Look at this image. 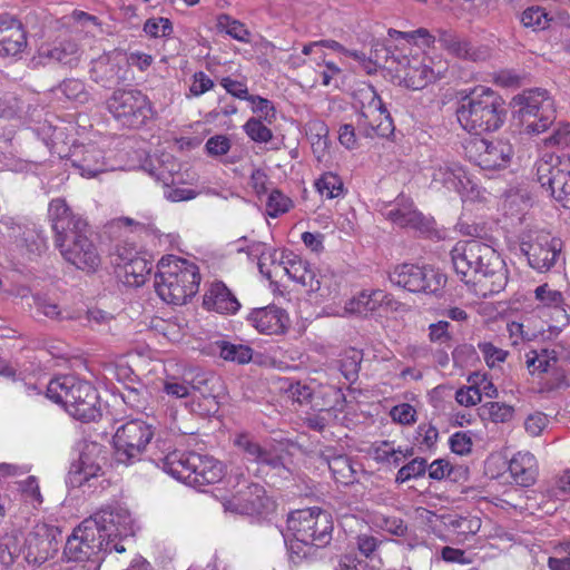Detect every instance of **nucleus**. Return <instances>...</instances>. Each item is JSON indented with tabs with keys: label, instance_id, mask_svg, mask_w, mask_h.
<instances>
[{
	"label": "nucleus",
	"instance_id": "nucleus-53",
	"mask_svg": "<svg viewBox=\"0 0 570 570\" xmlns=\"http://www.w3.org/2000/svg\"><path fill=\"white\" fill-rule=\"evenodd\" d=\"M244 130L256 142H268L273 138L272 130L259 118H249L244 125Z\"/></svg>",
	"mask_w": 570,
	"mask_h": 570
},
{
	"label": "nucleus",
	"instance_id": "nucleus-19",
	"mask_svg": "<svg viewBox=\"0 0 570 570\" xmlns=\"http://www.w3.org/2000/svg\"><path fill=\"white\" fill-rule=\"evenodd\" d=\"M438 42L449 56L460 60L481 62L490 57L487 46L476 45L453 29H438Z\"/></svg>",
	"mask_w": 570,
	"mask_h": 570
},
{
	"label": "nucleus",
	"instance_id": "nucleus-11",
	"mask_svg": "<svg viewBox=\"0 0 570 570\" xmlns=\"http://www.w3.org/2000/svg\"><path fill=\"white\" fill-rule=\"evenodd\" d=\"M107 109L122 126L138 128L151 117L153 107L140 90H116L107 100Z\"/></svg>",
	"mask_w": 570,
	"mask_h": 570
},
{
	"label": "nucleus",
	"instance_id": "nucleus-43",
	"mask_svg": "<svg viewBox=\"0 0 570 570\" xmlns=\"http://www.w3.org/2000/svg\"><path fill=\"white\" fill-rule=\"evenodd\" d=\"M217 28L219 31L226 32L228 36L240 42L248 43L250 41V32L240 21L233 19L228 14H219L217 17Z\"/></svg>",
	"mask_w": 570,
	"mask_h": 570
},
{
	"label": "nucleus",
	"instance_id": "nucleus-42",
	"mask_svg": "<svg viewBox=\"0 0 570 570\" xmlns=\"http://www.w3.org/2000/svg\"><path fill=\"white\" fill-rule=\"evenodd\" d=\"M479 415L493 423H505L512 420L514 409L501 402H487L479 407Z\"/></svg>",
	"mask_w": 570,
	"mask_h": 570
},
{
	"label": "nucleus",
	"instance_id": "nucleus-52",
	"mask_svg": "<svg viewBox=\"0 0 570 570\" xmlns=\"http://www.w3.org/2000/svg\"><path fill=\"white\" fill-rule=\"evenodd\" d=\"M426 466L425 459L415 458L397 471L395 482L404 483L411 479L420 478L425 474Z\"/></svg>",
	"mask_w": 570,
	"mask_h": 570
},
{
	"label": "nucleus",
	"instance_id": "nucleus-58",
	"mask_svg": "<svg viewBox=\"0 0 570 570\" xmlns=\"http://www.w3.org/2000/svg\"><path fill=\"white\" fill-rule=\"evenodd\" d=\"M183 374H185V382L189 387L190 394L195 392H199L202 395L206 394V386L209 382L207 373L197 368H189L184 371Z\"/></svg>",
	"mask_w": 570,
	"mask_h": 570
},
{
	"label": "nucleus",
	"instance_id": "nucleus-9",
	"mask_svg": "<svg viewBox=\"0 0 570 570\" xmlns=\"http://www.w3.org/2000/svg\"><path fill=\"white\" fill-rule=\"evenodd\" d=\"M153 438V425L142 420L135 419L121 424L112 438L116 461L126 465L140 461Z\"/></svg>",
	"mask_w": 570,
	"mask_h": 570
},
{
	"label": "nucleus",
	"instance_id": "nucleus-5",
	"mask_svg": "<svg viewBox=\"0 0 570 570\" xmlns=\"http://www.w3.org/2000/svg\"><path fill=\"white\" fill-rule=\"evenodd\" d=\"M47 397L61 404L72 417L82 422L96 421L101 415L96 389L73 375L52 379L47 386Z\"/></svg>",
	"mask_w": 570,
	"mask_h": 570
},
{
	"label": "nucleus",
	"instance_id": "nucleus-55",
	"mask_svg": "<svg viewBox=\"0 0 570 570\" xmlns=\"http://www.w3.org/2000/svg\"><path fill=\"white\" fill-rule=\"evenodd\" d=\"M140 256L136 248L129 243H119L111 253L112 263L117 268H125L131 261Z\"/></svg>",
	"mask_w": 570,
	"mask_h": 570
},
{
	"label": "nucleus",
	"instance_id": "nucleus-8",
	"mask_svg": "<svg viewBox=\"0 0 570 570\" xmlns=\"http://www.w3.org/2000/svg\"><path fill=\"white\" fill-rule=\"evenodd\" d=\"M287 529L294 539L323 548L332 540L333 523L327 512L314 507L292 512L287 518Z\"/></svg>",
	"mask_w": 570,
	"mask_h": 570
},
{
	"label": "nucleus",
	"instance_id": "nucleus-1",
	"mask_svg": "<svg viewBox=\"0 0 570 570\" xmlns=\"http://www.w3.org/2000/svg\"><path fill=\"white\" fill-rule=\"evenodd\" d=\"M453 268L465 284L492 278L491 292L499 293L507 285L504 262L497 250L479 240H461L451 250Z\"/></svg>",
	"mask_w": 570,
	"mask_h": 570
},
{
	"label": "nucleus",
	"instance_id": "nucleus-21",
	"mask_svg": "<svg viewBox=\"0 0 570 570\" xmlns=\"http://www.w3.org/2000/svg\"><path fill=\"white\" fill-rule=\"evenodd\" d=\"M128 59L120 51L101 55L91 61L90 78L102 87H111L127 80Z\"/></svg>",
	"mask_w": 570,
	"mask_h": 570
},
{
	"label": "nucleus",
	"instance_id": "nucleus-57",
	"mask_svg": "<svg viewBox=\"0 0 570 570\" xmlns=\"http://www.w3.org/2000/svg\"><path fill=\"white\" fill-rule=\"evenodd\" d=\"M239 253L245 252L250 259H269L272 264L276 263V250L263 242H252L246 247H239Z\"/></svg>",
	"mask_w": 570,
	"mask_h": 570
},
{
	"label": "nucleus",
	"instance_id": "nucleus-54",
	"mask_svg": "<svg viewBox=\"0 0 570 570\" xmlns=\"http://www.w3.org/2000/svg\"><path fill=\"white\" fill-rule=\"evenodd\" d=\"M163 391L171 397L175 399H186L191 394L189 392V387L185 382V374L180 376H167L164 381Z\"/></svg>",
	"mask_w": 570,
	"mask_h": 570
},
{
	"label": "nucleus",
	"instance_id": "nucleus-29",
	"mask_svg": "<svg viewBox=\"0 0 570 570\" xmlns=\"http://www.w3.org/2000/svg\"><path fill=\"white\" fill-rule=\"evenodd\" d=\"M394 305H396V302L391 294L382 289H365L347 303L346 309L354 314L367 316L380 307L395 308Z\"/></svg>",
	"mask_w": 570,
	"mask_h": 570
},
{
	"label": "nucleus",
	"instance_id": "nucleus-12",
	"mask_svg": "<svg viewBox=\"0 0 570 570\" xmlns=\"http://www.w3.org/2000/svg\"><path fill=\"white\" fill-rule=\"evenodd\" d=\"M519 112L529 134L539 135L548 130L556 120L553 99L546 89H530L515 98Z\"/></svg>",
	"mask_w": 570,
	"mask_h": 570
},
{
	"label": "nucleus",
	"instance_id": "nucleus-45",
	"mask_svg": "<svg viewBox=\"0 0 570 570\" xmlns=\"http://www.w3.org/2000/svg\"><path fill=\"white\" fill-rule=\"evenodd\" d=\"M315 188L321 196L333 199L343 195L344 185L342 179L333 173H324L316 181Z\"/></svg>",
	"mask_w": 570,
	"mask_h": 570
},
{
	"label": "nucleus",
	"instance_id": "nucleus-2",
	"mask_svg": "<svg viewBox=\"0 0 570 570\" xmlns=\"http://www.w3.org/2000/svg\"><path fill=\"white\" fill-rule=\"evenodd\" d=\"M456 117L461 127L474 137L495 131L504 122V101L491 88L476 87L461 99Z\"/></svg>",
	"mask_w": 570,
	"mask_h": 570
},
{
	"label": "nucleus",
	"instance_id": "nucleus-47",
	"mask_svg": "<svg viewBox=\"0 0 570 570\" xmlns=\"http://www.w3.org/2000/svg\"><path fill=\"white\" fill-rule=\"evenodd\" d=\"M21 500L32 508L39 507L43 499L40 492L38 479L33 475L18 482Z\"/></svg>",
	"mask_w": 570,
	"mask_h": 570
},
{
	"label": "nucleus",
	"instance_id": "nucleus-35",
	"mask_svg": "<svg viewBox=\"0 0 570 570\" xmlns=\"http://www.w3.org/2000/svg\"><path fill=\"white\" fill-rule=\"evenodd\" d=\"M445 528L455 535L458 542H464L481 529V519L476 515L448 514L442 517Z\"/></svg>",
	"mask_w": 570,
	"mask_h": 570
},
{
	"label": "nucleus",
	"instance_id": "nucleus-10",
	"mask_svg": "<svg viewBox=\"0 0 570 570\" xmlns=\"http://www.w3.org/2000/svg\"><path fill=\"white\" fill-rule=\"evenodd\" d=\"M390 282L411 293L440 296L446 284L445 274L431 266L401 264L389 274Z\"/></svg>",
	"mask_w": 570,
	"mask_h": 570
},
{
	"label": "nucleus",
	"instance_id": "nucleus-50",
	"mask_svg": "<svg viewBox=\"0 0 570 570\" xmlns=\"http://www.w3.org/2000/svg\"><path fill=\"white\" fill-rule=\"evenodd\" d=\"M548 13L543 8L531 7L525 9L521 14V22L527 28L533 30H543L549 26Z\"/></svg>",
	"mask_w": 570,
	"mask_h": 570
},
{
	"label": "nucleus",
	"instance_id": "nucleus-15",
	"mask_svg": "<svg viewBox=\"0 0 570 570\" xmlns=\"http://www.w3.org/2000/svg\"><path fill=\"white\" fill-rule=\"evenodd\" d=\"M465 156L484 170H500L509 166L513 148L508 140H489L479 136L470 138L464 145Z\"/></svg>",
	"mask_w": 570,
	"mask_h": 570
},
{
	"label": "nucleus",
	"instance_id": "nucleus-61",
	"mask_svg": "<svg viewBox=\"0 0 570 570\" xmlns=\"http://www.w3.org/2000/svg\"><path fill=\"white\" fill-rule=\"evenodd\" d=\"M390 415L394 422L403 425L413 424L416 421V411L409 403H402L393 406Z\"/></svg>",
	"mask_w": 570,
	"mask_h": 570
},
{
	"label": "nucleus",
	"instance_id": "nucleus-60",
	"mask_svg": "<svg viewBox=\"0 0 570 570\" xmlns=\"http://www.w3.org/2000/svg\"><path fill=\"white\" fill-rule=\"evenodd\" d=\"M144 31L154 38L167 37L173 32V24L167 18H151L145 22Z\"/></svg>",
	"mask_w": 570,
	"mask_h": 570
},
{
	"label": "nucleus",
	"instance_id": "nucleus-4",
	"mask_svg": "<svg viewBox=\"0 0 570 570\" xmlns=\"http://www.w3.org/2000/svg\"><path fill=\"white\" fill-rule=\"evenodd\" d=\"M115 514L107 509H101L90 518L85 519L68 537L63 554L69 561L83 562L85 570H100L104 561L102 530H109Z\"/></svg>",
	"mask_w": 570,
	"mask_h": 570
},
{
	"label": "nucleus",
	"instance_id": "nucleus-7",
	"mask_svg": "<svg viewBox=\"0 0 570 570\" xmlns=\"http://www.w3.org/2000/svg\"><path fill=\"white\" fill-rule=\"evenodd\" d=\"M53 243L62 258L78 269L94 273L101 264L98 249L89 238L87 222H78L73 232L56 238Z\"/></svg>",
	"mask_w": 570,
	"mask_h": 570
},
{
	"label": "nucleus",
	"instance_id": "nucleus-32",
	"mask_svg": "<svg viewBox=\"0 0 570 570\" xmlns=\"http://www.w3.org/2000/svg\"><path fill=\"white\" fill-rule=\"evenodd\" d=\"M204 306L220 314H235L240 303L223 282H215L204 296Z\"/></svg>",
	"mask_w": 570,
	"mask_h": 570
},
{
	"label": "nucleus",
	"instance_id": "nucleus-27",
	"mask_svg": "<svg viewBox=\"0 0 570 570\" xmlns=\"http://www.w3.org/2000/svg\"><path fill=\"white\" fill-rule=\"evenodd\" d=\"M42 65L59 63L73 67L80 58L79 46L73 39H62L49 46H42L38 51Z\"/></svg>",
	"mask_w": 570,
	"mask_h": 570
},
{
	"label": "nucleus",
	"instance_id": "nucleus-34",
	"mask_svg": "<svg viewBox=\"0 0 570 570\" xmlns=\"http://www.w3.org/2000/svg\"><path fill=\"white\" fill-rule=\"evenodd\" d=\"M41 110L38 106H32L30 102L18 98L14 95H4L0 97V117L1 118H19L23 120H35L39 117Z\"/></svg>",
	"mask_w": 570,
	"mask_h": 570
},
{
	"label": "nucleus",
	"instance_id": "nucleus-31",
	"mask_svg": "<svg viewBox=\"0 0 570 570\" xmlns=\"http://www.w3.org/2000/svg\"><path fill=\"white\" fill-rule=\"evenodd\" d=\"M234 443L239 450H242L248 461L267 465L274 470L284 468V463L279 455L268 449L263 448L248 434H238Z\"/></svg>",
	"mask_w": 570,
	"mask_h": 570
},
{
	"label": "nucleus",
	"instance_id": "nucleus-62",
	"mask_svg": "<svg viewBox=\"0 0 570 570\" xmlns=\"http://www.w3.org/2000/svg\"><path fill=\"white\" fill-rule=\"evenodd\" d=\"M468 382L469 384H474V386L478 387L480 399L482 397L483 394L491 399L498 395L497 387L490 380H488L485 374L474 372L469 375Z\"/></svg>",
	"mask_w": 570,
	"mask_h": 570
},
{
	"label": "nucleus",
	"instance_id": "nucleus-3",
	"mask_svg": "<svg viewBox=\"0 0 570 570\" xmlns=\"http://www.w3.org/2000/svg\"><path fill=\"white\" fill-rule=\"evenodd\" d=\"M198 266L185 258L167 255L160 258L155 274V289L168 304L183 305L198 292Z\"/></svg>",
	"mask_w": 570,
	"mask_h": 570
},
{
	"label": "nucleus",
	"instance_id": "nucleus-41",
	"mask_svg": "<svg viewBox=\"0 0 570 570\" xmlns=\"http://www.w3.org/2000/svg\"><path fill=\"white\" fill-rule=\"evenodd\" d=\"M23 552L19 537L14 533H6L0 538V563L11 568Z\"/></svg>",
	"mask_w": 570,
	"mask_h": 570
},
{
	"label": "nucleus",
	"instance_id": "nucleus-23",
	"mask_svg": "<svg viewBox=\"0 0 570 570\" xmlns=\"http://www.w3.org/2000/svg\"><path fill=\"white\" fill-rule=\"evenodd\" d=\"M28 48L23 23L10 13H0V57L20 59Z\"/></svg>",
	"mask_w": 570,
	"mask_h": 570
},
{
	"label": "nucleus",
	"instance_id": "nucleus-51",
	"mask_svg": "<svg viewBox=\"0 0 570 570\" xmlns=\"http://www.w3.org/2000/svg\"><path fill=\"white\" fill-rule=\"evenodd\" d=\"M279 265L283 266L284 272L288 275L289 278L298 283L302 274L309 264L297 255L287 253L282 255Z\"/></svg>",
	"mask_w": 570,
	"mask_h": 570
},
{
	"label": "nucleus",
	"instance_id": "nucleus-26",
	"mask_svg": "<svg viewBox=\"0 0 570 570\" xmlns=\"http://www.w3.org/2000/svg\"><path fill=\"white\" fill-rule=\"evenodd\" d=\"M383 215L386 219L400 227H407L419 232H426L430 222L420 212H417L412 202H397L387 206Z\"/></svg>",
	"mask_w": 570,
	"mask_h": 570
},
{
	"label": "nucleus",
	"instance_id": "nucleus-13",
	"mask_svg": "<svg viewBox=\"0 0 570 570\" xmlns=\"http://www.w3.org/2000/svg\"><path fill=\"white\" fill-rule=\"evenodd\" d=\"M537 179L547 193L570 207V158L544 154L535 163Z\"/></svg>",
	"mask_w": 570,
	"mask_h": 570
},
{
	"label": "nucleus",
	"instance_id": "nucleus-24",
	"mask_svg": "<svg viewBox=\"0 0 570 570\" xmlns=\"http://www.w3.org/2000/svg\"><path fill=\"white\" fill-rule=\"evenodd\" d=\"M269 499L265 489L252 483L224 503L225 510L239 514L262 513L268 508Z\"/></svg>",
	"mask_w": 570,
	"mask_h": 570
},
{
	"label": "nucleus",
	"instance_id": "nucleus-56",
	"mask_svg": "<svg viewBox=\"0 0 570 570\" xmlns=\"http://www.w3.org/2000/svg\"><path fill=\"white\" fill-rule=\"evenodd\" d=\"M291 199L279 190H272L266 203V210L268 216L275 218L286 213L291 207Z\"/></svg>",
	"mask_w": 570,
	"mask_h": 570
},
{
	"label": "nucleus",
	"instance_id": "nucleus-25",
	"mask_svg": "<svg viewBox=\"0 0 570 570\" xmlns=\"http://www.w3.org/2000/svg\"><path fill=\"white\" fill-rule=\"evenodd\" d=\"M69 159L83 177L92 178L107 170L104 151L96 144L75 146Z\"/></svg>",
	"mask_w": 570,
	"mask_h": 570
},
{
	"label": "nucleus",
	"instance_id": "nucleus-63",
	"mask_svg": "<svg viewBox=\"0 0 570 570\" xmlns=\"http://www.w3.org/2000/svg\"><path fill=\"white\" fill-rule=\"evenodd\" d=\"M449 443L455 454L466 455L472 451L473 443L469 432H455L451 435Z\"/></svg>",
	"mask_w": 570,
	"mask_h": 570
},
{
	"label": "nucleus",
	"instance_id": "nucleus-44",
	"mask_svg": "<svg viewBox=\"0 0 570 570\" xmlns=\"http://www.w3.org/2000/svg\"><path fill=\"white\" fill-rule=\"evenodd\" d=\"M219 348V355L226 361L237 362L239 364L248 363L253 356V350L243 344H233L226 341L216 343Z\"/></svg>",
	"mask_w": 570,
	"mask_h": 570
},
{
	"label": "nucleus",
	"instance_id": "nucleus-22",
	"mask_svg": "<svg viewBox=\"0 0 570 570\" xmlns=\"http://www.w3.org/2000/svg\"><path fill=\"white\" fill-rule=\"evenodd\" d=\"M109 512L115 514L112 523L106 525H112L109 530H102L104 546L102 557L112 551L117 553H124L127 550L126 544L130 541L134 535V522L128 510L121 507H107Z\"/></svg>",
	"mask_w": 570,
	"mask_h": 570
},
{
	"label": "nucleus",
	"instance_id": "nucleus-48",
	"mask_svg": "<svg viewBox=\"0 0 570 570\" xmlns=\"http://www.w3.org/2000/svg\"><path fill=\"white\" fill-rule=\"evenodd\" d=\"M542 144L548 148H567L570 146V124L560 122L552 131L542 138Z\"/></svg>",
	"mask_w": 570,
	"mask_h": 570
},
{
	"label": "nucleus",
	"instance_id": "nucleus-30",
	"mask_svg": "<svg viewBox=\"0 0 570 570\" xmlns=\"http://www.w3.org/2000/svg\"><path fill=\"white\" fill-rule=\"evenodd\" d=\"M49 219L53 230V240L76 229L78 222H86L82 217L75 215L63 198H55L48 208Z\"/></svg>",
	"mask_w": 570,
	"mask_h": 570
},
{
	"label": "nucleus",
	"instance_id": "nucleus-49",
	"mask_svg": "<svg viewBox=\"0 0 570 570\" xmlns=\"http://www.w3.org/2000/svg\"><path fill=\"white\" fill-rule=\"evenodd\" d=\"M59 90L67 99L75 102L86 104L89 100V92L86 90L85 83L79 79L63 80L59 86Z\"/></svg>",
	"mask_w": 570,
	"mask_h": 570
},
{
	"label": "nucleus",
	"instance_id": "nucleus-37",
	"mask_svg": "<svg viewBox=\"0 0 570 570\" xmlns=\"http://www.w3.org/2000/svg\"><path fill=\"white\" fill-rule=\"evenodd\" d=\"M321 460L327 465L336 482L347 485L356 480L355 470L348 456L326 450L321 453Z\"/></svg>",
	"mask_w": 570,
	"mask_h": 570
},
{
	"label": "nucleus",
	"instance_id": "nucleus-18",
	"mask_svg": "<svg viewBox=\"0 0 570 570\" xmlns=\"http://www.w3.org/2000/svg\"><path fill=\"white\" fill-rule=\"evenodd\" d=\"M371 99L363 106L357 117V128L367 138L387 137L393 132V121L382 99L371 89Z\"/></svg>",
	"mask_w": 570,
	"mask_h": 570
},
{
	"label": "nucleus",
	"instance_id": "nucleus-64",
	"mask_svg": "<svg viewBox=\"0 0 570 570\" xmlns=\"http://www.w3.org/2000/svg\"><path fill=\"white\" fill-rule=\"evenodd\" d=\"M535 298L547 306L560 307L563 304L561 292L549 288L547 284L535 288Z\"/></svg>",
	"mask_w": 570,
	"mask_h": 570
},
{
	"label": "nucleus",
	"instance_id": "nucleus-17",
	"mask_svg": "<svg viewBox=\"0 0 570 570\" xmlns=\"http://www.w3.org/2000/svg\"><path fill=\"white\" fill-rule=\"evenodd\" d=\"M529 265L540 272L550 271L561 258L562 242L550 233L540 230L529 234L520 245Z\"/></svg>",
	"mask_w": 570,
	"mask_h": 570
},
{
	"label": "nucleus",
	"instance_id": "nucleus-40",
	"mask_svg": "<svg viewBox=\"0 0 570 570\" xmlns=\"http://www.w3.org/2000/svg\"><path fill=\"white\" fill-rule=\"evenodd\" d=\"M121 271L124 272L125 282L138 287L147 282L153 271V262L140 255Z\"/></svg>",
	"mask_w": 570,
	"mask_h": 570
},
{
	"label": "nucleus",
	"instance_id": "nucleus-28",
	"mask_svg": "<svg viewBox=\"0 0 570 570\" xmlns=\"http://www.w3.org/2000/svg\"><path fill=\"white\" fill-rule=\"evenodd\" d=\"M247 321L259 333L266 335L282 334L285 332L287 315L284 309L269 305L254 309Z\"/></svg>",
	"mask_w": 570,
	"mask_h": 570
},
{
	"label": "nucleus",
	"instance_id": "nucleus-14",
	"mask_svg": "<svg viewBox=\"0 0 570 570\" xmlns=\"http://www.w3.org/2000/svg\"><path fill=\"white\" fill-rule=\"evenodd\" d=\"M390 51L387 48L376 49L373 56L376 63L381 60L387 62L389 59L397 63L396 71L403 72V80L407 88L413 90H420L428 86V83L434 81L441 73L440 70L435 71L431 66V59L415 56H389Z\"/></svg>",
	"mask_w": 570,
	"mask_h": 570
},
{
	"label": "nucleus",
	"instance_id": "nucleus-36",
	"mask_svg": "<svg viewBox=\"0 0 570 570\" xmlns=\"http://www.w3.org/2000/svg\"><path fill=\"white\" fill-rule=\"evenodd\" d=\"M100 472V462L90 452L83 451L78 463L73 464L69 471L67 482L71 487H81L83 483L97 478Z\"/></svg>",
	"mask_w": 570,
	"mask_h": 570
},
{
	"label": "nucleus",
	"instance_id": "nucleus-39",
	"mask_svg": "<svg viewBox=\"0 0 570 570\" xmlns=\"http://www.w3.org/2000/svg\"><path fill=\"white\" fill-rule=\"evenodd\" d=\"M306 134L316 160L322 163L330 145L328 127L324 121L314 119L306 124Z\"/></svg>",
	"mask_w": 570,
	"mask_h": 570
},
{
	"label": "nucleus",
	"instance_id": "nucleus-20",
	"mask_svg": "<svg viewBox=\"0 0 570 570\" xmlns=\"http://www.w3.org/2000/svg\"><path fill=\"white\" fill-rule=\"evenodd\" d=\"M431 180L434 186L454 190L463 196H468L475 190L476 184L458 161L440 160L431 167Z\"/></svg>",
	"mask_w": 570,
	"mask_h": 570
},
{
	"label": "nucleus",
	"instance_id": "nucleus-6",
	"mask_svg": "<svg viewBox=\"0 0 570 570\" xmlns=\"http://www.w3.org/2000/svg\"><path fill=\"white\" fill-rule=\"evenodd\" d=\"M173 478L191 487H204L219 482L224 474L223 463L209 455L196 452H171L157 463Z\"/></svg>",
	"mask_w": 570,
	"mask_h": 570
},
{
	"label": "nucleus",
	"instance_id": "nucleus-59",
	"mask_svg": "<svg viewBox=\"0 0 570 570\" xmlns=\"http://www.w3.org/2000/svg\"><path fill=\"white\" fill-rule=\"evenodd\" d=\"M478 348L490 367H494L497 364L504 362L509 354L507 351L494 346L490 342H480Z\"/></svg>",
	"mask_w": 570,
	"mask_h": 570
},
{
	"label": "nucleus",
	"instance_id": "nucleus-46",
	"mask_svg": "<svg viewBox=\"0 0 570 570\" xmlns=\"http://www.w3.org/2000/svg\"><path fill=\"white\" fill-rule=\"evenodd\" d=\"M121 399L126 405L137 412H145L149 404V393L145 387L126 385L121 392Z\"/></svg>",
	"mask_w": 570,
	"mask_h": 570
},
{
	"label": "nucleus",
	"instance_id": "nucleus-16",
	"mask_svg": "<svg viewBox=\"0 0 570 570\" xmlns=\"http://www.w3.org/2000/svg\"><path fill=\"white\" fill-rule=\"evenodd\" d=\"M61 531L55 525L37 523L26 535L23 559L32 567H40L59 550Z\"/></svg>",
	"mask_w": 570,
	"mask_h": 570
},
{
	"label": "nucleus",
	"instance_id": "nucleus-38",
	"mask_svg": "<svg viewBox=\"0 0 570 570\" xmlns=\"http://www.w3.org/2000/svg\"><path fill=\"white\" fill-rule=\"evenodd\" d=\"M525 363L532 375L556 374L559 363L558 352L548 348L530 351Z\"/></svg>",
	"mask_w": 570,
	"mask_h": 570
},
{
	"label": "nucleus",
	"instance_id": "nucleus-33",
	"mask_svg": "<svg viewBox=\"0 0 570 570\" xmlns=\"http://www.w3.org/2000/svg\"><path fill=\"white\" fill-rule=\"evenodd\" d=\"M509 471L517 484L530 487L535 482L538 476L537 459L528 451H520L510 460Z\"/></svg>",
	"mask_w": 570,
	"mask_h": 570
}]
</instances>
